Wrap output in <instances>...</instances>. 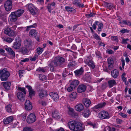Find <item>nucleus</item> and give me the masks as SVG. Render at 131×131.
<instances>
[{
  "label": "nucleus",
  "instance_id": "22",
  "mask_svg": "<svg viewBox=\"0 0 131 131\" xmlns=\"http://www.w3.org/2000/svg\"><path fill=\"white\" fill-rule=\"evenodd\" d=\"M106 105V103L105 102H103L99 103L98 104L95 105L93 107V109L94 110L96 109H98L102 108L104 107Z\"/></svg>",
  "mask_w": 131,
  "mask_h": 131
},
{
  "label": "nucleus",
  "instance_id": "26",
  "mask_svg": "<svg viewBox=\"0 0 131 131\" xmlns=\"http://www.w3.org/2000/svg\"><path fill=\"white\" fill-rule=\"evenodd\" d=\"M13 120V117L11 116L4 119V124H7L11 122Z\"/></svg>",
  "mask_w": 131,
  "mask_h": 131
},
{
  "label": "nucleus",
  "instance_id": "34",
  "mask_svg": "<svg viewBox=\"0 0 131 131\" xmlns=\"http://www.w3.org/2000/svg\"><path fill=\"white\" fill-rule=\"evenodd\" d=\"M29 34L30 36H34L36 37L37 35V32L36 30L32 29L30 31Z\"/></svg>",
  "mask_w": 131,
  "mask_h": 131
},
{
  "label": "nucleus",
  "instance_id": "39",
  "mask_svg": "<svg viewBox=\"0 0 131 131\" xmlns=\"http://www.w3.org/2000/svg\"><path fill=\"white\" fill-rule=\"evenodd\" d=\"M104 5L105 7H106L108 8L110 10L112 9L113 6V5L112 4L106 2L104 3Z\"/></svg>",
  "mask_w": 131,
  "mask_h": 131
},
{
  "label": "nucleus",
  "instance_id": "19",
  "mask_svg": "<svg viewBox=\"0 0 131 131\" xmlns=\"http://www.w3.org/2000/svg\"><path fill=\"white\" fill-rule=\"evenodd\" d=\"M91 114V112L88 108L84 109L82 112V115L84 117H88Z\"/></svg>",
  "mask_w": 131,
  "mask_h": 131
},
{
  "label": "nucleus",
  "instance_id": "12",
  "mask_svg": "<svg viewBox=\"0 0 131 131\" xmlns=\"http://www.w3.org/2000/svg\"><path fill=\"white\" fill-rule=\"evenodd\" d=\"M86 88V86L83 84H81L78 86L77 89V91L79 93L84 92H85Z\"/></svg>",
  "mask_w": 131,
  "mask_h": 131
},
{
  "label": "nucleus",
  "instance_id": "63",
  "mask_svg": "<svg viewBox=\"0 0 131 131\" xmlns=\"http://www.w3.org/2000/svg\"><path fill=\"white\" fill-rule=\"evenodd\" d=\"M123 122L122 120L119 118H117L116 120V123L119 124H120Z\"/></svg>",
  "mask_w": 131,
  "mask_h": 131
},
{
  "label": "nucleus",
  "instance_id": "27",
  "mask_svg": "<svg viewBox=\"0 0 131 131\" xmlns=\"http://www.w3.org/2000/svg\"><path fill=\"white\" fill-rule=\"evenodd\" d=\"M84 109V106L81 104H79L75 106V110L81 112Z\"/></svg>",
  "mask_w": 131,
  "mask_h": 131
},
{
  "label": "nucleus",
  "instance_id": "61",
  "mask_svg": "<svg viewBox=\"0 0 131 131\" xmlns=\"http://www.w3.org/2000/svg\"><path fill=\"white\" fill-rule=\"evenodd\" d=\"M46 70L44 69L43 68H39L37 69L36 71L39 72L42 71V72H45Z\"/></svg>",
  "mask_w": 131,
  "mask_h": 131
},
{
  "label": "nucleus",
  "instance_id": "13",
  "mask_svg": "<svg viewBox=\"0 0 131 131\" xmlns=\"http://www.w3.org/2000/svg\"><path fill=\"white\" fill-rule=\"evenodd\" d=\"M49 95L53 99L54 101L56 102L58 100L59 96L57 93L51 92L49 93Z\"/></svg>",
  "mask_w": 131,
  "mask_h": 131
},
{
  "label": "nucleus",
  "instance_id": "45",
  "mask_svg": "<svg viewBox=\"0 0 131 131\" xmlns=\"http://www.w3.org/2000/svg\"><path fill=\"white\" fill-rule=\"evenodd\" d=\"M79 82L77 80H75L72 81L71 84L75 88L79 84Z\"/></svg>",
  "mask_w": 131,
  "mask_h": 131
},
{
  "label": "nucleus",
  "instance_id": "5",
  "mask_svg": "<svg viewBox=\"0 0 131 131\" xmlns=\"http://www.w3.org/2000/svg\"><path fill=\"white\" fill-rule=\"evenodd\" d=\"M99 116L101 119H108L110 117L108 112L104 111H101L99 113Z\"/></svg>",
  "mask_w": 131,
  "mask_h": 131
},
{
  "label": "nucleus",
  "instance_id": "14",
  "mask_svg": "<svg viewBox=\"0 0 131 131\" xmlns=\"http://www.w3.org/2000/svg\"><path fill=\"white\" fill-rule=\"evenodd\" d=\"M25 108L28 111L32 109V104L29 100H26L25 103Z\"/></svg>",
  "mask_w": 131,
  "mask_h": 131
},
{
  "label": "nucleus",
  "instance_id": "10",
  "mask_svg": "<svg viewBox=\"0 0 131 131\" xmlns=\"http://www.w3.org/2000/svg\"><path fill=\"white\" fill-rule=\"evenodd\" d=\"M76 122H69L68 123V125L70 129L72 131H75Z\"/></svg>",
  "mask_w": 131,
  "mask_h": 131
},
{
  "label": "nucleus",
  "instance_id": "47",
  "mask_svg": "<svg viewBox=\"0 0 131 131\" xmlns=\"http://www.w3.org/2000/svg\"><path fill=\"white\" fill-rule=\"evenodd\" d=\"M75 62L73 61L69 63L68 64V67L69 68H71L75 66Z\"/></svg>",
  "mask_w": 131,
  "mask_h": 131
},
{
  "label": "nucleus",
  "instance_id": "38",
  "mask_svg": "<svg viewBox=\"0 0 131 131\" xmlns=\"http://www.w3.org/2000/svg\"><path fill=\"white\" fill-rule=\"evenodd\" d=\"M5 108L8 112L10 113L12 112V106L11 105L9 104L6 106Z\"/></svg>",
  "mask_w": 131,
  "mask_h": 131
},
{
  "label": "nucleus",
  "instance_id": "59",
  "mask_svg": "<svg viewBox=\"0 0 131 131\" xmlns=\"http://www.w3.org/2000/svg\"><path fill=\"white\" fill-rule=\"evenodd\" d=\"M5 52V50L3 49H0V54L2 55L3 56H5L6 54L5 53H4Z\"/></svg>",
  "mask_w": 131,
  "mask_h": 131
},
{
  "label": "nucleus",
  "instance_id": "44",
  "mask_svg": "<svg viewBox=\"0 0 131 131\" xmlns=\"http://www.w3.org/2000/svg\"><path fill=\"white\" fill-rule=\"evenodd\" d=\"M37 24L35 23L32 25L27 26L26 30V31H29L31 28L35 27L37 26Z\"/></svg>",
  "mask_w": 131,
  "mask_h": 131
},
{
  "label": "nucleus",
  "instance_id": "64",
  "mask_svg": "<svg viewBox=\"0 0 131 131\" xmlns=\"http://www.w3.org/2000/svg\"><path fill=\"white\" fill-rule=\"evenodd\" d=\"M94 14L93 13H90V14H86V16L87 18L91 17L93 16Z\"/></svg>",
  "mask_w": 131,
  "mask_h": 131
},
{
  "label": "nucleus",
  "instance_id": "33",
  "mask_svg": "<svg viewBox=\"0 0 131 131\" xmlns=\"http://www.w3.org/2000/svg\"><path fill=\"white\" fill-rule=\"evenodd\" d=\"M19 52L23 54H27L28 52L27 49L25 47H22L20 48L19 50Z\"/></svg>",
  "mask_w": 131,
  "mask_h": 131
},
{
  "label": "nucleus",
  "instance_id": "17",
  "mask_svg": "<svg viewBox=\"0 0 131 131\" xmlns=\"http://www.w3.org/2000/svg\"><path fill=\"white\" fill-rule=\"evenodd\" d=\"M5 89L7 90H9L10 89V86L11 85V83L10 82H3L1 83Z\"/></svg>",
  "mask_w": 131,
  "mask_h": 131
},
{
  "label": "nucleus",
  "instance_id": "31",
  "mask_svg": "<svg viewBox=\"0 0 131 131\" xmlns=\"http://www.w3.org/2000/svg\"><path fill=\"white\" fill-rule=\"evenodd\" d=\"M52 115L53 117L55 119H58L60 118V116L59 115V112L57 111H55L52 113Z\"/></svg>",
  "mask_w": 131,
  "mask_h": 131
},
{
  "label": "nucleus",
  "instance_id": "52",
  "mask_svg": "<svg viewBox=\"0 0 131 131\" xmlns=\"http://www.w3.org/2000/svg\"><path fill=\"white\" fill-rule=\"evenodd\" d=\"M103 23H100L98 25V27L97 28L98 30L99 31H100L102 30L103 27Z\"/></svg>",
  "mask_w": 131,
  "mask_h": 131
},
{
  "label": "nucleus",
  "instance_id": "54",
  "mask_svg": "<svg viewBox=\"0 0 131 131\" xmlns=\"http://www.w3.org/2000/svg\"><path fill=\"white\" fill-rule=\"evenodd\" d=\"M39 78L40 79L42 80H45L46 79V76L43 75L41 74L39 75Z\"/></svg>",
  "mask_w": 131,
  "mask_h": 131
},
{
  "label": "nucleus",
  "instance_id": "4",
  "mask_svg": "<svg viewBox=\"0 0 131 131\" xmlns=\"http://www.w3.org/2000/svg\"><path fill=\"white\" fill-rule=\"evenodd\" d=\"M4 33L9 37H15L16 36L15 31L8 27L5 29Z\"/></svg>",
  "mask_w": 131,
  "mask_h": 131
},
{
  "label": "nucleus",
  "instance_id": "56",
  "mask_svg": "<svg viewBox=\"0 0 131 131\" xmlns=\"http://www.w3.org/2000/svg\"><path fill=\"white\" fill-rule=\"evenodd\" d=\"M129 31V30L125 29H123L122 30L119 31L122 34H124L126 32L128 33Z\"/></svg>",
  "mask_w": 131,
  "mask_h": 131
},
{
  "label": "nucleus",
  "instance_id": "37",
  "mask_svg": "<svg viewBox=\"0 0 131 131\" xmlns=\"http://www.w3.org/2000/svg\"><path fill=\"white\" fill-rule=\"evenodd\" d=\"M108 83L109 87L111 88L116 84V82L115 80L113 79L108 81Z\"/></svg>",
  "mask_w": 131,
  "mask_h": 131
},
{
  "label": "nucleus",
  "instance_id": "21",
  "mask_svg": "<svg viewBox=\"0 0 131 131\" xmlns=\"http://www.w3.org/2000/svg\"><path fill=\"white\" fill-rule=\"evenodd\" d=\"M83 103L86 107H89L91 104L90 100L87 98H85L83 100Z\"/></svg>",
  "mask_w": 131,
  "mask_h": 131
},
{
  "label": "nucleus",
  "instance_id": "6",
  "mask_svg": "<svg viewBox=\"0 0 131 131\" xmlns=\"http://www.w3.org/2000/svg\"><path fill=\"white\" fill-rule=\"evenodd\" d=\"M4 7L7 11H10L12 7V2L11 0H8L5 3Z\"/></svg>",
  "mask_w": 131,
  "mask_h": 131
},
{
  "label": "nucleus",
  "instance_id": "24",
  "mask_svg": "<svg viewBox=\"0 0 131 131\" xmlns=\"http://www.w3.org/2000/svg\"><path fill=\"white\" fill-rule=\"evenodd\" d=\"M75 75L77 76H78L82 75L84 72V70L82 67L79 69L76 70L74 71Z\"/></svg>",
  "mask_w": 131,
  "mask_h": 131
},
{
  "label": "nucleus",
  "instance_id": "40",
  "mask_svg": "<svg viewBox=\"0 0 131 131\" xmlns=\"http://www.w3.org/2000/svg\"><path fill=\"white\" fill-rule=\"evenodd\" d=\"M77 96V93L75 92H73L70 95L71 100L75 99Z\"/></svg>",
  "mask_w": 131,
  "mask_h": 131
},
{
  "label": "nucleus",
  "instance_id": "60",
  "mask_svg": "<svg viewBox=\"0 0 131 131\" xmlns=\"http://www.w3.org/2000/svg\"><path fill=\"white\" fill-rule=\"evenodd\" d=\"M111 38L113 40L118 42V40L117 36H112Z\"/></svg>",
  "mask_w": 131,
  "mask_h": 131
},
{
  "label": "nucleus",
  "instance_id": "30",
  "mask_svg": "<svg viewBox=\"0 0 131 131\" xmlns=\"http://www.w3.org/2000/svg\"><path fill=\"white\" fill-rule=\"evenodd\" d=\"M24 12V10L23 9H19L14 12L18 17H19L22 15Z\"/></svg>",
  "mask_w": 131,
  "mask_h": 131
},
{
  "label": "nucleus",
  "instance_id": "1",
  "mask_svg": "<svg viewBox=\"0 0 131 131\" xmlns=\"http://www.w3.org/2000/svg\"><path fill=\"white\" fill-rule=\"evenodd\" d=\"M65 61L66 59L64 58L61 57H57L51 61L48 66L50 68V70L52 71L54 70V67H60Z\"/></svg>",
  "mask_w": 131,
  "mask_h": 131
},
{
  "label": "nucleus",
  "instance_id": "8",
  "mask_svg": "<svg viewBox=\"0 0 131 131\" xmlns=\"http://www.w3.org/2000/svg\"><path fill=\"white\" fill-rule=\"evenodd\" d=\"M75 131H82L85 129V126L81 123L76 122Z\"/></svg>",
  "mask_w": 131,
  "mask_h": 131
},
{
  "label": "nucleus",
  "instance_id": "50",
  "mask_svg": "<svg viewBox=\"0 0 131 131\" xmlns=\"http://www.w3.org/2000/svg\"><path fill=\"white\" fill-rule=\"evenodd\" d=\"M18 90H19L21 91L20 92H23L24 94H26V92L25 88L19 87L18 88Z\"/></svg>",
  "mask_w": 131,
  "mask_h": 131
},
{
  "label": "nucleus",
  "instance_id": "25",
  "mask_svg": "<svg viewBox=\"0 0 131 131\" xmlns=\"http://www.w3.org/2000/svg\"><path fill=\"white\" fill-rule=\"evenodd\" d=\"M111 75L114 78H116L119 75L118 72L117 70L114 69L111 72Z\"/></svg>",
  "mask_w": 131,
  "mask_h": 131
},
{
  "label": "nucleus",
  "instance_id": "9",
  "mask_svg": "<svg viewBox=\"0 0 131 131\" xmlns=\"http://www.w3.org/2000/svg\"><path fill=\"white\" fill-rule=\"evenodd\" d=\"M26 6L30 13L33 15H35L36 13L37 9L32 4H28Z\"/></svg>",
  "mask_w": 131,
  "mask_h": 131
},
{
  "label": "nucleus",
  "instance_id": "42",
  "mask_svg": "<svg viewBox=\"0 0 131 131\" xmlns=\"http://www.w3.org/2000/svg\"><path fill=\"white\" fill-rule=\"evenodd\" d=\"M116 129L114 127L112 128V131H115ZM104 131H112L111 129L109 126H107L104 129Z\"/></svg>",
  "mask_w": 131,
  "mask_h": 131
},
{
  "label": "nucleus",
  "instance_id": "58",
  "mask_svg": "<svg viewBox=\"0 0 131 131\" xmlns=\"http://www.w3.org/2000/svg\"><path fill=\"white\" fill-rule=\"evenodd\" d=\"M118 114L122 116L123 118H126L127 117V115L125 114L122 113L121 112L118 113Z\"/></svg>",
  "mask_w": 131,
  "mask_h": 131
},
{
  "label": "nucleus",
  "instance_id": "7",
  "mask_svg": "<svg viewBox=\"0 0 131 131\" xmlns=\"http://www.w3.org/2000/svg\"><path fill=\"white\" fill-rule=\"evenodd\" d=\"M36 119V118L35 114L31 113L28 116L27 121L28 123H31L35 122Z\"/></svg>",
  "mask_w": 131,
  "mask_h": 131
},
{
  "label": "nucleus",
  "instance_id": "11",
  "mask_svg": "<svg viewBox=\"0 0 131 131\" xmlns=\"http://www.w3.org/2000/svg\"><path fill=\"white\" fill-rule=\"evenodd\" d=\"M5 49L8 53V54L10 55L11 57H15V52L11 48L8 47L5 48Z\"/></svg>",
  "mask_w": 131,
  "mask_h": 131
},
{
  "label": "nucleus",
  "instance_id": "29",
  "mask_svg": "<svg viewBox=\"0 0 131 131\" xmlns=\"http://www.w3.org/2000/svg\"><path fill=\"white\" fill-rule=\"evenodd\" d=\"M47 92L43 90H41L39 93V95L41 98L45 97L47 96Z\"/></svg>",
  "mask_w": 131,
  "mask_h": 131
},
{
  "label": "nucleus",
  "instance_id": "3",
  "mask_svg": "<svg viewBox=\"0 0 131 131\" xmlns=\"http://www.w3.org/2000/svg\"><path fill=\"white\" fill-rule=\"evenodd\" d=\"M21 43L20 39L19 37L17 36L16 38L15 42L13 43L12 47L15 49H18L20 47Z\"/></svg>",
  "mask_w": 131,
  "mask_h": 131
},
{
  "label": "nucleus",
  "instance_id": "36",
  "mask_svg": "<svg viewBox=\"0 0 131 131\" xmlns=\"http://www.w3.org/2000/svg\"><path fill=\"white\" fill-rule=\"evenodd\" d=\"M24 44L26 47H29L31 45L32 41L30 39H27L25 41Z\"/></svg>",
  "mask_w": 131,
  "mask_h": 131
},
{
  "label": "nucleus",
  "instance_id": "53",
  "mask_svg": "<svg viewBox=\"0 0 131 131\" xmlns=\"http://www.w3.org/2000/svg\"><path fill=\"white\" fill-rule=\"evenodd\" d=\"M88 125L92 126L93 128L97 127L96 124L94 123H92L91 122H88Z\"/></svg>",
  "mask_w": 131,
  "mask_h": 131
},
{
  "label": "nucleus",
  "instance_id": "16",
  "mask_svg": "<svg viewBox=\"0 0 131 131\" xmlns=\"http://www.w3.org/2000/svg\"><path fill=\"white\" fill-rule=\"evenodd\" d=\"M26 87L28 90L29 93V96L31 99L32 96L35 95V92L32 89L31 86H27Z\"/></svg>",
  "mask_w": 131,
  "mask_h": 131
},
{
  "label": "nucleus",
  "instance_id": "35",
  "mask_svg": "<svg viewBox=\"0 0 131 131\" xmlns=\"http://www.w3.org/2000/svg\"><path fill=\"white\" fill-rule=\"evenodd\" d=\"M2 39L4 41L9 43L11 42L14 40L13 39L8 37H3L2 38Z\"/></svg>",
  "mask_w": 131,
  "mask_h": 131
},
{
  "label": "nucleus",
  "instance_id": "51",
  "mask_svg": "<svg viewBox=\"0 0 131 131\" xmlns=\"http://www.w3.org/2000/svg\"><path fill=\"white\" fill-rule=\"evenodd\" d=\"M38 58V55L36 54H35L32 57H30V60L32 61H35L37 58Z\"/></svg>",
  "mask_w": 131,
  "mask_h": 131
},
{
  "label": "nucleus",
  "instance_id": "62",
  "mask_svg": "<svg viewBox=\"0 0 131 131\" xmlns=\"http://www.w3.org/2000/svg\"><path fill=\"white\" fill-rule=\"evenodd\" d=\"M24 71L22 70H20L19 71L18 73L20 77H21L23 76V74L24 73Z\"/></svg>",
  "mask_w": 131,
  "mask_h": 131
},
{
  "label": "nucleus",
  "instance_id": "20",
  "mask_svg": "<svg viewBox=\"0 0 131 131\" xmlns=\"http://www.w3.org/2000/svg\"><path fill=\"white\" fill-rule=\"evenodd\" d=\"M108 67L110 70H111L113 65V61L111 58H109L107 59Z\"/></svg>",
  "mask_w": 131,
  "mask_h": 131
},
{
  "label": "nucleus",
  "instance_id": "28",
  "mask_svg": "<svg viewBox=\"0 0 131 131\" xmlns=\"http://www.w3.org/2000/svg\"><path fill=\"white\" fill-rule=\"evenodd\" d=\"M81 1L80 0H75L73 2V3L76 5L78 6L79 7L82 8L84 6V4H81Z\"/></svg>",
  "mask_w": 131,
  "mask_h": 131
},
{
  "label": "nucleus",
  "instance_id": "43",
  "mask_svg": "<svg viewBox=\"0 0 131 131\" xmlns=\"http://www.w3.org/2000/svg\"><path fill=\"white\" fill-rule=\"evenodd\" d=\"M75 88L71 84L67 88V91L69 92L72 91L74 90Z\"/></svg>",
  "mask_w": 131,
  "mask_h": 131
},
{
  "label": "nucleus",
  "instance_id": "57",
  "mask_svg": "<svg viewBox=\"0 0 131 131\" xmlns=\"http://www.w3.org/2000/svg\"><path fill=\"white\" fill-rule=\"evenodd\" d=\"M126 73H124L122 75H121L122 79L123 81L125 82H126V79L124 77Z\"/></svg>",
  "mask_w": 131,
  "mask_h": 131
},
{
  "label": "nucleus",
  "instance_id": "55",
  "mask_svg": "<svg viewBox=\"0 0 131 131\" xmlns=\"http://www.w3.org/2000/svg\"><path fill=\"white\" fill-rule=\"evenodd\" d=\"M33 129L31 128L30 127H25L24 128L23 131H32Z\"/></svg>",
  "mask_w": 131,
  "mask_h": 131
},
{
  "label": "nucleus",
  "instance_id": "15",
  "mask_svg": "<svg viewBox=\"0 0 131 131\" xmlns=\"http://www.w3.org/2000/svg\"><path fill=\"white\" fill-rule=\"evenodd\" d=\"M25 95L23 92H19L17 94L18 98L21 101H24L25 99Z\"/></svg>",
  "mask_w": 131,
  "mask_h": 131
},
{
  "label": "nucleus",
  "instance_id": "23",
  "mask_svg": "<svg viewBox=\"0 0 131 131\" xmlns=\"http://www.w3.org/2000/svg\"><path fill=\"white\" fill-rule=\"evenodd\" d=\"M88 65L91 67L92 69H94L95 67V65L94 63L92 60H90L88 58L86 61Z\"/></svg>",
  "mask_w": 131,
  "mask_h": 131
},
{
  "label": "nucleus",
  "instance_id": "49",
  "mask_svg": "<svg viewBox=\"0 0 131 131\" xmlns=\"http://www.w3.org/2000/svg\"><path fill=\"white\" fill-rule=\"evenodd\" d=\"M43 56L46 58H48L50 56V53L48 51H46L43 54Z\"/></svg>",
  "mask_w": 131,
  "mask_h": 131
},
{
  "label": "nucleus",
  "instance_id": "2",
  "mask_svg": "<svg viewBox=\"0 0 131 131\" xmlns=\"http://www.w3.org/2000/svg\"><path fill=\"white\" fill-rule=\"evenodd\" d=\"M9 76V72L7 70L6 68L0 70V78L1 81L7 80Z\"/></svg>",
  "mask_w": 131,
  "mask_h": 131
},
{
  "label": "nucleus",
  "instance_id": "46",
  "mask_svg": "<svg viewBox=\"0 0 131 131\" xmlns=\"http://www.w3.org/2000/svg\"><path fill=\"white\" fill-rule=\"evenodd\" d=\"M43 50V48L38 47L36 49L37 53L39 55L40 54L42 53Z\"/></svg>",
  "mask_w": 131,
  "mask_h": 131
},
{
  "label": "nucleus",
  "instance_id": "18",
  "mask_svg": "<svg viewBox=\"0 0 131 131\" xmlns=\"http://www.w3.org/2000/svg\"><path fill=\"white\" fill-rule=\"evenodd\" d=\"M10 20L11 21L15 22L17 19L18 17L15 14L14 12H12L11 13L10 15Z\"/></svg>",
  "mask_w": 131,
  "mask_h": 131
},
{
  "label": "nucleus",
  "instance_id": "41",
  "mask_svg": "<svg viewBox=\"0 0 131 131\" xmlns=\"http://www.w3.org/2000/svg\"><path fill=\"white\" fill-rule=\"evenodd\" d=\"M90 74V73H87L86 74V77L85 79L88 82H90L91 79V77Z\"/></svg>",
  "mask_w": 131,
  "mask_h": 131
},
{
  "label": "nucleus",
  "instance_id": "32",
  "mask_svg": "<svg viewBox=\"0 0 131 131\" xmlns=\"http://www.w3.org/2000/svg\"><path fill=\"white\" fill-rule=\"evenodd\" d=\"M65 8L66 11L69 12L75 13L76 12L75 10L71 7L66 6Z\"/></svg>",
  "mask_w": 131,
  "mask_h": 131
},
{
  "label": "nucleus",
  "instance_id": "48",
  "mask_svg": "<svg viewBox=\"0 0 131 131\" xmlns=\"http://www.w3.org/2000/svg\"><path fill=\"white\" fill-rule=\"evenodd\" d=\"M68 112L69 114L71 115H72L74 113V110L73 108H71L69 107H68Z\"/></svg>",
  "mask_w": 131,
  "mask_h": 131
}]
</instances>
